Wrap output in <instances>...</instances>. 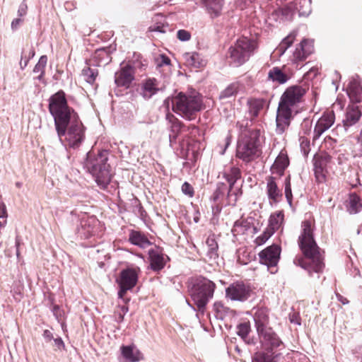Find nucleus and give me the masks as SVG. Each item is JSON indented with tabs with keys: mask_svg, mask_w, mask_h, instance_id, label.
I'll return each instance as SVG.
<instances>
[{
	"mask_svg": "<svg viewBox=\"0 0 362 362\" xmlns=\"http://www.w3.org/2000/svg\"><path fill=\"white\" fill-rule=\"evenodd\" d=\"M216 284L211 280L199 276L189 286V293L197 310L204 313L207 303L212 299Z\"/></svg>",
	"mask_w": 362,
	"mask_h": 362,
	"instance_id": "obj_6",
	"label": "nucleus"
},
{
	"mask_svg": "<svg viewBox=\"0 0 362 362\" xmlns=\"http://www.w3.org/2000/svg\"><path fill=\"white\" fill-rule=\"evenodd\" d=\"M218 245L214 235L209 236L206 240L205 251L206 257L210 259L215 261L218 257Z\"/></svg>",
	"mask_w": 362,
	"mask_h": 362,
	"instance_id": "obj_29",
	"label": "nucleus"
},
{
	"mask_svg": "<svg viewBox=\"0 0 362 362\" xmlns=\"http://www.w3.org/2000/svg\"><path fill=\"white\" fill-rule=\"evenodd\" d=\"M314 45L311 40H303L296 47L293 54L291 61L293 64H298L306 59V58L313 52Z\"/></svg>",
	"mask_w": 362,
	"mask_h": 362,
	"instance_id": "obj_16",
	"label": "nucleus"
},
{
	"mask_svg": "<svg viewBox=\"0 0 362 362\" xmlns=\"http://www.w3.org/2000/svg\"><path fill=\"white\" fill-rule=\"evenodd\" d=\"M257 48V41L246 37L238 39L235 45L229 48L230 63L239 66L247 62Z\"/></svg>",
	"mask_w": 362,
	"mask_h": 362,
	"instance_id": "obj_10",
	"label": "nucleus"
},
{
	"mask_svg": "<svg viewBox=\"0 0 362 362\" xmlns=\"http://www.w3.org/2000/svg\"><path fill=\"white\" fill-rule=\"evenodd\" d=\"M345 207L350 214L359 213L362 209V199L355 192L350 193L349 197L345 202Z\"/></svg>",
	"mask_w": 362,
	"mask_h": 362,
	"instance_id": "obj_25",
	"label": "nucleus"
},
{
	"mask_svg": "<svg viewBox=\"0 0 362 362\" xmlns=\"http://www.w3.org/2000/svg\"><path fill=\"white\" fill-rule=\"evenodd\" d=\"M22 20L21 18H15L13 20L11 23V28L13 30H16L18 29L19 25L21 24Z\"/></svg>",
	"mask_w": 362,
	"mask_h": 362,
	"instance_id": "obj_59",
	"label": "nucleus"
},
{
	"mask_svg": "<svg viewBox=\"0 0 362 362\" xmlns=\"http://www.w3.org/2000/svg\"><path fill=\"white\" fill-rule=\"evenodd\" d=\"M28 6L25 1H23L19 5L18 15L20 17L24 16L27 13Z\"/></svg>",
	"mask_w": 362,
	"mask_h": 362,
	"instance_id": "obj_53",
	"label": "nucleus"
},
{
	"mask_svg": "<svg viewBox=\"0 0 362 362\" xmlns=\"http://www.w3.org/2000/svg\"><path fill=\"white\" fill-rule=\"evenodd\" d=\"M298 243L305 257L296 258L294 263L305 269L310 276H313V273H321L325 267L323 257L314 239L313 228L310 221L302 222Z\"/></svg>",
	"mask_w": 362,
	"mask_h": 362,
	"instance_id": "obj_2",
	"label": "nucleus"
},
{
	"mask_svg": "<svg viewBox=\"0 0 362 362\" xmlns=\"http://www.w3.org/2000/svg\"><path fill=\"white\" fill-rule=\"evenodd\" d=\"M134 80V69L129 65H124L115 74V83L118 87L129 88Z\"/></svg>",
	"mask_w": 362,
	"mask_h": 362,
	"instance_id": "obj_18",
	"label": "nucleus"
},
{
	"mask_svg": "<svg viewBox=\"0 0 362 362\" xmlns=\"http://www.w3.org/2000/svg\"><path fill=\"white\" fill-rule=\"evenodd\" d=\"M315 175L317 180L320 182H322L325 179V169L319 168L314 167Z\"/></svg>",
	"mask_w": 362,
	"mask_h": 362,
	"instance_id": "obj_49",
	"label": "nucleus"
},
{
	"mask_svg": "<svg viewBox=\"0 0 362 362\" xmlns=\"http://www.w3.org/2000/svg\"><path fill=\"white\" fill-rule=\"evenodd\" d=\"M42 336L46 341H50L54 339L52 332L48 329L44 330Z\"/></svg>",
	"mask_w": 362,
	"mask_h": 362,
	"instance_id": "obj_57",
	"label": "nucleus"
},
{
	"mask_svg": "<svg viewBox=\"0 0 362 362\" xmlns=\"http://www.w3.org/2000/svg\"><path fill=\"white\" fill-rule=\"evenodd\" d=\"M265 102V100L262 98H251L247 100L248 111L252 119L258 116L259 111L263 109Z\"/></svg>",
	"mask_w": 362,
	"mask_h": 362,
	"instance_id": "obj_30",
	"label": "nucleus"
},
{
	"mask_svg": "<svg viewBox=\"0 0 362 362\" xmlns=\"http://www.w3.org/2000/svg\"><path fill=\"white\" fill-rule=\"evenodd\" d=\"M182 192L189 197H192L194 195V189L190 184L187 182H185L182 185Z\"/></svg>",
	"mask_w": 362,
	"mask_h": 362,
	"instance_id": "obj_51",
	"label": "nucleus"
},
{
	"mask_svg": "<svg viewBox=\"0 0 362 362\" xmlns=\"http://www.w3.org/2000/svg\"><path fill=\"white\" fill-rule=\"evenodd\" d=\"M98 225L99 221L95 216L84 214L80 218L77 233L81 238H89L96 234Z\"/></svg>",
	"mask_w": 362,
	"mask_h": 362,
	"instance_id": "obj_12",
	"label": "nucleus"
},
{
	"mask_svg": "<svg viewBox=\"0 0 362 362\" xmlns=\"http://www.w3.org/2000/svg\"><path fill=\"white\" fill-rule=\"evenodd\" d=\"M129 240L132 244L141 248H146L151 244L150 240L144 233L136 230H132L130 232Z\"/></svg>",
	"mask_w": 362,
	"mask_h": 362,
	"instance_id": "obj_28",
	"label": "nucleus"
},
{
	"mask_svg": "<svg viewBox=\"0 0 362 362\" xmlns=\"http://www.w3.org/2000/svg\"><path fill=\"white\" fill-rule=\"evenodd\" d=\"M288 165L289 160L287 153L285 151H281L272 165L271 171L273 174L276 173L279 176H281Z\"/></svg>",
	"mask_w": 362,
	"mask_h": 362,
	"instance_id": "obj_24",
	"label": "nucleus"
},
{
	"mask_svg": "<svg viewBox=\"0 0 362 362\" xmlns=\"http://www.w3.org/2000/svg\"><path fill=\"white\" fill-rule=\"evenodd\" d=\"M310 4L311 0H299V6L296 7L299 15L308 16L311 12Z\"/></svg>",
	"mask_w": 362,
	"mask_h": 362,
	"instance_id": "obj_38",
	"label": "nucleus"
},
{
	"mask_svg": "<svg viewBox=\"0 0 362 362\" xmlns=\"http://www.w3.org/2000/svg\"><path fill=\"white\" fill-rule=\"evenodd\" d=\"M214 309L216 310L217 311L219 310V308H221L222 307V304L220 302H216L214 304Z\"/></svg>",
	"mask_w": 362,
	"mask_h": 362,
	"instance_id": "obj_63",
	"label": "nucleus"
},
{
	"mask_svg": "<svg viewBox=\"0 0 362 362\" xmlns=\"http://www.w3.org/2000/svg\"><path fill=\"white\" fill-rule=\"evenodd\" d=\"M325 144H327V142H329V143H335L336 142V141L333 140L330 136H327L325 139Z\"/></svg>",
	"mask_w": 362,
	"mask_h": 362,
	"instance_id": "obj_64",
	"label": "nucleus"
},
{
	"mask_svg": "<svg viewBox=\"0 0 362 362\" xmlns=\"http://www.w3.org/2000/svg\"><path fill=\"white\" fill-rule=\"evenodd\" d=\"M250 330V325L247 322L241 323L237 327V334L242 338L247 337Z\"/></svg>",
	"mask_w": 362,
	"mask_h": 362,
	"instance_id": "obj_46",
	"label": "nucleus"
},
{
	"mask_svg": "<svg viewBox=\"0 0 362 362\" xmlns=\"http://www.w3.org/2000/svg\"><path fill=\"white\" fill-rule=\"evenodd\" d=\"M156 64L157 66L170 65V59L165 54H160L158 57L156 58Z\"/></svg>",
	"mask_w": 362,
	"mask_h": 362,
	"instance_id": "obj_48",
	"label": "nucleus"
},
{
	"mask_svg": "<svg viewBox=\"0 0 362 362\" xmlns=\"http://www.w3.org/2000/svg\"><path fill=\"white\" fill-rule=\"evenodd\" d=\"M94 57L103 59V62L107 64L110 61L109 49L107 48H100L95 51Z\"/></svg>",
	"mask_w": 362,
	"mask_h": 362,
	"instance_id": "obj_44",
	"label": "nucleus"
},
{
	"mask_svg": "<svg viewBox=\"0 0 362 362\" xmlns=\"http://www.w3.org/2000/svg\"><path fill=\"white\" fill-rule=\"evenodd\" d=\"M172 106L175 113L192 120L197 112L202 110V103L200 96L197 93L186 95L180 93L172 99Z\"/></svg>",
	"mask_w": 362,
	"mask_h": 362,
	"instance_id": "obj_8",
	"label": "nucleus"
},
{
	"mask_svg": "<svg viewBox=\"0 0 362 362\" xmlns=\"http://www.w3.org/2000/svg\"><path fill=\"white\" fill-rule=\"evenodd\" d=\"M207 13L211 18L221 15L224 4V0H203Z\"/></svg>",
	"mask_w": 362,
	"mask_h": 362,
	"instance_id": "obj_26",
	"label": "nucleus"
},
{
	"mask_svg": "<svg viewBox=\"0 0 362 362\" xmlns=\"http://www.w3.org/2000/svg\"><path fill=\"white\" fill-rule=\"evenodd\" d=\"M305 93L303 88L293 86L287 88L281 95L276 117L277 134H281L288 129L291 119L298 112V105Z\"/></svg>",
	"mask_w": 362,
	"mask_h": 362,
	"instance_id": "obj_3",
	"label": "nucleus"
},
{
	"mask_svg": "<svg viewBox=\"0 0 362 362\" xmlns=\"http://www.w3.org/2000/svg\"><path fill=\"white\" fill-rule=\"evenodd\" d=\"M254 321L257 332L261 341L265 346L278 347L281 344V340L269 327V313L266 308H258L254 313Z\"/></svg>",
	"mask_w": 362,
	"mask_h": 362,
	"instance_id": "obj_9",
	"label": "nucleus"
},
{
	"mask_svg": "<svg viewBox=\"0 0 362 362\" xmlns=\"http://www.w3.org/2000/svg\"><path fill=\"white\" fill-rule=\"evenodd\" d=\"M284 193L286 200L289 205L291 206L292 204V192H291V176L288 175L284 181Z\"/></svg>",
	"mask_w": 362,
	"mask_h": 362,
	"instance_id": "obj_43",
	"label": "nucleus"
},
{
	"mask_svg": "<svg viewBox=\"0 0 362 362\" xmlns=\"http://www.w3.org/2000/svg\"><path fill=\"white\" fill-rule=\"evenodd\" d=\"M97 76L98 71L95 69L86 67L82 70V76L90 84H93L95 82Z\"/></svg>",
	"mask_w": 362,
	"mask_h": 362,
	"instance_id": "obj_37",
	"label": "nucleus"
},
{
	"mask_svg": "<svg viewBox=\"0 0 362 362\" xmlns=\"http://www.w3.org/2000/svg\"><path fill=\"white\" fill-rule=\"evenodd\" d=\"M53 315L56 317V320L62 324L63 326V320L64 318V313L62 310L59 305H54L52 310Z\"/></svg>",
	"mask_w": 362,
	"mask_h": 362,
	"instance_id": "obj_47",
	"label": "nucleus"
},
{
	"mask_svg": "<svg viewBox=\"0 0 362 362\" xmlns=\"http://www.w3.org/2000/svg\"><path fill=\"white\" fill-rule=\"evenodd\" d=\"M177 38L181 41H187L190 39V33L185 30H179L177 33Z\"/></svg>",
	"mask_w": 362,
	"mask_h": 362,
	"instance_id": "obj_52",
	"label": "nucleus"
},
{
	"mask_svg": "<svg viewBox=\"0 0 362 362\" xmlns=\"http://www.w3.org/2000/svg\"><path fill=\"white\" fill-rule=\"evenodd\" d=\"M289 320L291 323L300 325V317L297 313H293L289 315Z\"/></svg>",
	"mask_w": 362,
	"mask_h": 362,
	"instance_id": "obj_56",
	"label": "nucleus"
},
{
	"mask_svg": "<svg viewBox=\"0 0 362 362\" xmlns=\"http://www.w3.org/2000/svg\"><path fill=\"white\" fill-rule=\"evenodd\" d=\"M362 117V105L356 103L349 105L346 109L344 117L342 120L343 127L345 130L355 125Z\"/></svg>",
	"mask_w": 362,
	"mask_h": 362,
	"instance_id": "obj_15",
	"label": "nucleus"
},
{
	"mask_svg": "<svg viewBox=\"0 0 362 362\" xmlns=\"http://www.w3.org/2000/svg\"><path fill=\"white\" fill-rule=\"evenodd\" d=\"M329 160L328 156L315 155L313 158V165L315 168L326 169Z\"/></svg>",
	"mask_w": 362,
	"mask_h": 362,
	"instance_id": "obj_41",
	"label": "nucleus"
},
{
	"mask_svg": "<svg viewBox=\"0 0 362 362\" xmlns=\"http://www.w3.org/2000/svg\"><path fill=\"white\" fill-rule=\"evenodd\" d=\"M299 142L301 152L304 156H307L310 151V139L305 136H300Z\"/></svg>",
	"mask_w": 362,
	"mask_h": 362,
	"instance_id": "obj_42",
	"label": "nucleus"
},
{
	"mask_svg": "<svg viewBox=\"0 0 362 362\" xmlns=\"http://www.w3.org/2000/svg\"><path fill=\"white\" fill-rule=\"evenodd\" d=\"M120 351L125 362H138L143 359V354L134 344L122 345Z\"/></svg>",
	"mask_w": 362,
	"mask_h": 362,
	"instance_id": "obj_21",
	"label": "nucleus"
},
{
	"mask_svg": "<svg viewBox=\"0 0 362 362\" xmlns=\"http://www.w3.org/2000/svg\"><path fill=\"white\" fill-rule=\"evenodd\" d=\"M8 216L6 204L0 202V219H6Z\"/></svg>",
	"mask_w": 362,
	"mask_h": 362,
	"instance_id": "obj_54",
	"label": "nucleus"
},
{
	"mask_svg": "<svg viewBox=\"0 0 362 362\" xmlns=\"http://www.w3.org/2000/svg\"><path fill=\"white\" fill-rule=\"evenodd\" d=\"M251 286L243 281H236L230 284L226 288V298L232 301L245 302L252 296Z\"/></svg>",
	"mask_w": 362,
	"mask_h": 362,
	"instance_id": "obj_11",
	"label": "nucleus"
},
{
	"mask_svg": "<svg viewBox=\"0 0 362 362\" xmlns=\"http://www.w3.org/2000/svg\"><path fill=\"white\" fill-rule=\"evenodd\" d=\"M348 95L351 101L360 103L362 100V88L356 83H351L348 88Z\"/></svg>",
	"mask_w": 362,
	"mask_h": 362,
	"instance_id": "obj_34",
	"label": "nucleus"
},
{
	"mask_svg": "<svg viewBox=\"0 0 362 362\" xmlns=\"http://www.w3.org/2000/svg\"><path fill=\"white\" fill-rule=\"evenodd\" d=\"M47 63V57L46 55H42L40 57L38 62L35 64L33 71L34 74H38L36 78L42 81L45 74V68Z\"/></svg>",
	"mask_w": 362,
	"mask_h": 362,
	"instance_id": "obj_33",
	"label": "nucleus"
},
{
	"mask_svg": "<svg viewBox=\"0 0 362 362\" xmlns=\"http://www.w3.org/2000/svg\"><path fill=\"white\" fill-rule=\"evenodd\" d=\"M289 78V76L281 68L274 66L268 71L267 80L276 85H282L286 83Z\"/></svg>",
	"mask_w": 362,
	"mask_h": 362,
	"instance_id": "obj_22",
	"label": "nucleus"
},
{
	"mask_svg": "<svg viewBox=\"0 0 362 362\" xmlns=\"http://www.w3.org/2000/svg\"><path fill=\"white\" fill-rule=\"evenodd\" d=\"M297 36V32L293 30L288 35L284 37L280 44L276 47V51L279 55H283L287 49L291 46L294 42L296 37Z\"/></svg>",
	"mask_w": 362,
	"mask_h": 362,
	"instance_id": "obj_32",
	"label": "nucleus"
},
{
	"mask_svg": "<svg viewBox=\"0 0 362 362\" xmlns=\"http://www.w3.org/2000/svg\"><path fill=\"white\" fill-rule=\"evenodd\" d=\"M30 54V56L28 58L25 59L23 61V59H21V62H20V66H21V69H24L27 66L28 62L30 60V58L33 57L35 55V52L33 50H32Z\"/></svg>",
	"mask_w": 362,
	"mask_h": 362,
	"instance_id": "obj_58",
	"label": "nucleus"
},
{
	"mask_svg": "<svg viewBox=\"0 0 362 362\" xmlns=\"http://www.w3.org/2000/svg\"><path fill=\"white\" fill-rule=\"evenodd\" d=\"M119 287H120V289L118 291V296H119V298H122L123 296L125 294V293L127 292V291L128 289H126V288H123L122 286H119Z\"/></svg>",
	"mask_w": 362,
	"mask_h": 362,
	"instance_id": "obj_62",
	"label": "nucleus"
},
{
	"mask_svg": "<svg viewBox=\"0 0 362 362\" xmlns=\"http://www.w3.org/2000/svg\"><path fill=\"white\" fill-rule=\"evenodd\" d=\"M108 153L103 151L93 157L92 153L87 154V160L85 166L88 171L95 177L98 185L102 189H105L111 180L110 165L107 163Z\"/></svg>",
	"mask_w": 362,
	"mask_h": 362,
	"instance_id": "obj_5",
	"label": "nucleus"
},
{
	"mask_svg": "<svg viewBox=\"0 0 362 362\" xmlns=\"http://www.w3.org/2000/svg\"><path fill=\"white\" fill-rule=\"evenodd\" d=\"M266 192L270 204L279 202L282 198V192L276 183V178L269 176L266 179Z\"/></svg>",
	"mask_w": 362,
	"mask_h": 362,
	"instance_id": "obj_20",
	"label": "nucleus"
},
{
	"mask_svg": "<svg viewBox=\"0 0 362 362\" xmlns=\"http://www.w3.org/2000/svg\"><path fill=\"white\" fill-rule=\"evenodd\" d=\"M238 92V85L237 83H231L221 92L219 98L221 99L228 98L237 94Z\"/></svg>",
	"mask_w": 362,
	"mask_h": 362,
	"instance_id": "obj_39",
	"label": "nucleus"
},
{
	"mask_svg": "<svg viewBox=\"0 0 362 362\" xmlns=\"http://www.w3.org/2000/svg\"><path fill=\"white\" fill-rule=\"evenodd\" d=\"M263 345L268 350L264 352L256 353L252 362H276V357L277 356V354L272 351V350H269V349H272L274 347L265 346L264 344Z\"/></svg>",
	"mask_w": 362,
	"mask_h": 362,
	"instance_id": "obj_31",
	"label": "nucleus"
},
{
	"mask_svg": "<svg viewBox=\"0 0 362 362\" xmlns=\"http://www.w3.org/2000/svg\"><path fill=\"white\" fill-rule=\"evenodd\" d=\"M223 177L228 182L229 187L228 188L224 183H218L213 196L214 201L218 200L220 197L223 196L225 192H227L228 204L234 206L242 194L240 189H234L235 182L241 177V171L238 167H230L225 169Z\"/></svg>",
	"mask_w": 362,
	"mask_h": 362,
	"instance_id": "obj_7",
	"label": "nucleus"
},
{
	"mask_svg": "<svg viewBox=\"0 0 362 362\" xmlns=\"http://www.w3.org/2000/svg\"><path fill=\"white\" fill-rule=\"evenodd\" d=\"M49 111L60 143L65 147L78 148L85 139V127L78 113L68 105L64 91L49 98Z\"/></svg>",
	"mask_w": 362,
	"mask_h": 362,
	"instance_id": "obj_1",
	"label": "nucleus"
},
{
	"mask_svg": "<svg viewBox=\"0 0 362 362\" xmlns=\"http://www.w3.org/2000/svg\"><path fill=\"white\" fill-rule=\"evenodd\" d=\"M250 229V223L245 221L238 220L235 222L231 230L234 236L245 234Z\"/></svg>",
	"mask_w": 362,
	"mask_h": 362,
	"instance_id": "obj_36",
	"label": "nucleus"
},
{
	"mask_svg": "<svg viewBox=\"0 0 362 362\" xmlns=\"http://www.w3.org/2000/svg\"><path fill=\"white\" fill-rule=\"evenodd\" d=\"M284 215L283 211H279L271 214L269 217V228L272 230L274 233L278 230L284 221Z\"/></svg>",
	"mask_w": 362,
	"mask_h": 362,
	"instance_id": "obj_35",
	"label": "nucleus"
},
{
	"mask_svg": "<svg viewBox=\"0 0 362 362\" xmlns=\"http://www.w3.org/2000/svg\"><path fill=\"white\" fill-rule=\"evenodd\" d=\"M334 121L335 115L333 111L324 112L315 124L313 131V141L318 139L324 132L328 130L334 124Z\"/></svg>",
	"mask_w": 362,
	"mask_h": 362,
	"instance_id": "obj_13",
	"label": "nucleus"
},
{
	"mask_svg": "<svg viewBox=\"0 0 362 362\" xmlns=\"http://www.w3.org/2000/svg\"><path fill=\"white\" fill-rule=\"evenodd\" d=\"M148 255L151 268L153 271H159L164 267L165 264V257L158 248L150 250Z\"/></svg>",
	"mask_w": 362,
	"mask_h": 362,
	"instance_id": "obj_23",
	"label": "nucleus"
},
{
	"mask_svg": "<svg viewBox=\"0 0 362 362\" xmlns=\"http://www.w3.org/2000/svg\"><path fill=\"white\" fill-rule=\"evenodd\" d=\"M312 122L310 119H304L301 124V132L304 134H309L312 129Z\"/></svg>",
	"mask_w": 362,
	"mask_h": 362,
	"instance_id": "obj_50",
	"label": "nucleus"
},
{
	"mask_svg": "<svg viewBox=\"0 0 362 362\" xmlns=\"http://www.w3.org/2000/svg\"><path fill=\"white\" fill-rule=\"evenodd\" d=\"M151 30L157 31V32H160V33H165V31H166L165 27H164L163 25V26L157 25V26L151 27Z\"/></svg>",
	"mask_w": 362,
	"mask_h": 362,
	"instance_id": "obj_60",
	"label": "nucleus"
},
{
	"mask_svg": "<svg viewBox=\"0 0 362 362\" xmlns=\"http://www.w3.org/2000/svg\"><path fill=\"white\" fill-rule=\"evenodd\" d=\"M180 129L181 124L177 119H175L171 123L170 134H169V141L170 145H172V143L173 141H175L177 136L180 131Z\"/></svg>",
	"mask_w": 362,
	"mask_h": 362,
	"instance_id": "obj_40",
	"label": "nucleus"
},
{
	"mask_svg": "<svg viewBox=\"0 0 362 362\" xmlns=\"http://www.w3.org/2000/svg\"><path fill=\"white\" fill-rule=\"evenodd\" d=\"M274 232L269 228L257 238H256L255 243L257 245H262L273 235Z\"/></svg>",
	"mask_w": 362,
	"mask_h": 362,
	"instance_id": "obj_45",
	"label": "nucleus"
},
{
	"mask_svg": "<svg viewBox=\"0 0 362 362\" xmlns=\"http://www.w3.org/2000/svg\"><path fill=\"white\" fill-rule=\"evenodd\" d=\"M139 272V267L123 269L120 272L119 279L117 280L119 286H122L126 289H132L136 284Z\"/></svg>",
	"mask_w": 362,
	"mask_h": 362,
	"instance_id": "obj_17",
	"label": "nucleus"
},
{
	"mask_svg": "<svg viewBox=\"0 0 362 362\" xmlns=\"http://www.w3.org/2000/svg\"><path fill=\"white\" fill-rule=\"evenodd\" d=\"M262 153L260 130L253 129L244 132L238 141L236 157L248 163L259 158Z\"/></svg>",
	"mask_w": 362,
	"mask_h": 362,
	"instance_id": "obj_4",
	"label": "nucleus"
},
{
	"mask_svg": "<svg viewBox=\"0 0 362 362\" xmlns=\"http://www.w3.org/2000/svg\"><path fill=\"white\" fill-rule=\"evenodd\" d=\"M54 346L59 350H64L65 348L64 343L61 337L54 338Z\"/></svg>",
	"mask_w": 362,
	"mask_h": 362,
	"instance_id": "obj_55",
	"label": "nucleus"
},
{
	"mask_svg": "<svg viewBox=\"0 0 362 362\" xmlns=\"http://www.w3.org/2000/svg\"><path fill=\"white\" fill-rule=\"evenodd\" d=\"M187 66L198 69L206 65V61L197 52H187L183 55Z\"/></svg>",
	"mask_w": 362,
	"mask_h": 362,
	"instance_id": "obj_27",
	"label": "nucleus"
},
{
	"mask_svg": "<svg viewBox=\"0 0 362 362\" xmlns=\"http://www.w3.org/2000/svg\"><path fill=\"white\" fill-rule=\"evenodd\" d=\"M164 89L163 85L155 78L144 80L140 86L139 93L146 100L150 99Z\"/></svg>",
	"mask_w": 362,
	"mask_h": 362,
	"instance_id": "obj_14",
	"label": "nucleus"
},
{
	"mask_svg": "<svg viewBox=\"0 0 362 362\" xmlns=\"http://www.w3.org/2000/svg\"><path fill=\"white\" fill-rule=\"evenodd\" d=\"M281 249L279 246L273 245L259 252L260 262L269 266H276L279 262Z\"/></svg>",
	"mask_w": 362,
	"mask_h": 362,
	"instance_id": "obj_19",
	"label": "nucleus"
},
{
	"mask_svg": "<svg viewBox=\"0 0 362 362\" xmlns=\"http://www.w3.org/2000/svg\"><path fill=\"white\" fill-rule=\"evenodd\" d=\"M337 298L338 299L339 301H340L342 304L345 305V304H347L349 303V301L347 300L346 298H345L344 297H343L340 294H337Z\"/></svg>",
	"mask_w": 362,
	"mask_h": 362,
	"instance_id": "obj_61",
	"label": "nucleus"
}]
</instances>
